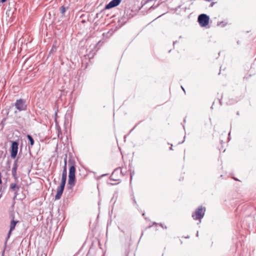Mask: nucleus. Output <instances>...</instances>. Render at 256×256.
<instances>
[{
    "label": "nucleus",
    "mask_w": 256,
    "mask_h": 256,
    "mask_svg": "<svg viewBox=\"0 0 256 256\" xmlns=\"http://www.w3.org/2000/svg\"><path fill=\"white\" fill-rule=\"evenodd\" d=\"M10 188L15 192V197L16 196L17 192L20 189V187L16 184L12 183L10 185Z\"/></svg>",
    "instance_id": "9d476101"
},
{
    "label": "nucleus",
    "mask_w": 256,
    "mask_h": 256,
    "mask_svg": "<svg viewBox=\"0 0 256 256\" xmlns=\"http://www.w3.org/2000/svg\"><path fill=\"white\" fill-rule=\"evenodd\" d=\"M68 164L70 166L68 184L73 186L75 184L76 180V162L72 157L69 158Z\"/></svg>",
    "instance_id": "f257e3e1"
},
{
    "label": "nucleus",
    "mask_w": 256,
    "mask_h": 256,
    "mask_svg": "<svg viewBox=\"0 0 256 256\" xmlns=\"http://www.w3.org/2000/svg\"><path fill=\"white\" fill-rule=\"evenodd\" d=\"M14 106L19 111L24 110L26 108V102L22 99L17 100L15 102Z\"/></svg>",
    "instance_id": "20e7f679"
},
{
    "label": "nucleus",
    "mask_w": 256,
    "mask_h": 256,
    "mask_svg": "<svg viewBox=\"0 0 256 256\" xmlns=\"http://www.w3.org/2000/svg\"><path fill=\"white\" fill-rule=\"evenodd\" d=\"M122 2V0H112L106 6V9H110L118 6Z\"/></svg>",
    "instance_id": "423d86ee"
},
{
    "label": "nucleus",
    "mask_w": 256,
    "mask_h": 256,
    "mask_svg": "<svg viewBox=\"0 0 256 256\" xmlns=\"http://www.w3.org/2000/svg\"><path fill=\"white\" fill-rule=\"evenodd\" d=\"M18 222V220H12L10 224V229L8 232V236L6 238V240L9 238L12 232L14 229L16 224Z\"/></svg>",
    "instance_id": "6e6552de"
},
{
    "label": "nucleus",
    "mask_w": 256,
    "mask_h": 256,
    "mask_svg": "<svg viewBox=\"0 0 256 256\" xmlns=\"http://www.w3.org/2000/svg\"><path fill=\"white\" fill-rule=\"evenodd\" d=\"M27 138L30 142V146H32L34 144V140L32 136L29 134L27 136Z\"/></svg>",
    "instance_id": "4468645a"
},
{
    "label": "nucleus",
    "mask_w": 256,
    "mask_h": 256,
    "mask_svg": "<svg viewBox=\"0 0 256 256\" xmlns=\"http://www.w3.org/2000/svg\"><path fill=\"white\" fill-rule=\"evenodd\" d=\"M170 150H172V146L170 148Z\"/></svg>",
    "instance_id": "aec40b11"
},
{
    "label": "nucleus",
    "mask_w": 256,
    "mask_h": 256,
    "mask_svg": "<svg viewBox=\"0 0 256 256\" xmlns=\"http://www.w3.org/2000/svg\"><path fill=\"white\" fill-rule=\"evenodd\" d=\"M66 178H67V174H62L61 184L60 185V186H64V187L65 186Z\"/></svg>",
    "instance_id": "9b49d317"
},
{
    "label": "nucleus",
    "mask_w": 256,
    "mask_h": 256,
    "mask_svg": "<svg viewBox=\"0 0 256 256\" xmlns=\"http://www.w3.org/2000/svg\"><path fill=\"white\" fill-rule=\"evenodd\" d=\"M18 159H16L14 162L13 164V166L12 170V176L13 178L16 180L18 178L16 170L18 169Z\"/></svg>",
    "instance_id": "0eeeda50"
},
{
    "label": "nucleus",
    "mask_w": 256,
    "mask_h": 256,
    "mask_svg": "<svg viewBox=\"0 0 256 256\" xmlns=\"http://www.w3.org/2000/svg\"><path fill=\"white\" fill-rule=\"evenodd\" d=\"M209 20V16L206 14H201L198 16V22L201 26H206L208 24Z\"/></svg>",
    "instance_id": "7ed1b4c3"
},
{
    "label": "nucleus",
    "mask_w": 256,
    "mask_h": 256,
    "mask_svg": "<svg viewBox=\"0 0 256 256\" xmlns=\"http://www.w3.org/2000/svg\"><path fill=\"white\" fill-rule=\"evenodd\" d=\"M132 174H131V175H130V178H132Z\"/></svg>",
    "instance_id": "412c9836"
},
{
    "label": "nucleus",
    "mask_w": 256,
    "mask_h": 256,
    "mask_svg": "<svg viewBox=\"0 0 256 256\" xmlns=\"http://www.w3.org/2000/svg\"><path fill=\"white\" fill-rule=\"evenodd\" d=\"M67 155H66V156L64 158V166L63 168V170L62 174H67Z\"/></svg>",
    "instance_id": "f8f14e48"
},
{
    "label": "nucleus",
    "mask_w": 256,
    "mask_h": 256,
    "mask_svg": "<svg viewBox=\"0 0 256 256\" xmlns=\"http://www.w3.org/2000/svg\"><path fill=\"white\" fill-rule=\"evenodd\" d=\"M56 48L55 46H53L52 50L50 51V53L52 52L56 51Z\"/></svg>",
    "instance_id": "dca6fc26"
},
{
    "label": "nucleus",
    "mask_w": 256,
    "mask_h": 256,
    "mask_svg": "<svg viewBox=\"0 0 256 256\" xmlns=\"http://www.w3.org/2000/svg\"><path fill=\"white\" fill-rule=\"evenodd\" d=\"M60 12L62 16H64V14L65 12H66V8L64 6H62V7L60 8Z\"/></svg>",
    "instance_id": "2eb2a0df"
},
{
    "label": "nucleus",
    "mask_w": 256,
    "mask_h": 256,
    "mask_svg": "<svg viewBox=\"0 0 256 256\" xmlns=\"http://www.w3.org/2000/svg\"><path fill=\"white\" fill-rule=\"evenodd\" d=\"M181 88L184 91V88L182 86H181Z\"/></svg>",
    "instance_id": "6ab92c4d"
},
{
    "label": "nucleus",
    "mask_w": 256,
    "mask_h": 256,
    "mask_svg": "<svg viewBox=\"0 0 256 256\" xmlns=\"http://www.w3.org/2000/svg\"><path fill=\"white\" fill-rule=\"evenodd\" d=\"M196 236H198V232H197V233H196Z\"/></svg>",
    "instance_id": "a211bd4d"
},
{
    "label": "nucleus",
    "mask_w": 256,
    "mask_h": 256,
    "mask_svg": "<svg viewBox=\"0 0 256 256\" xmlns=\"http://www.w3.org/2000/svg\"><path fill=\"white\" fill-rule=\"evenodd\" d=\"M6 0H1L2 2H4Z\"/></svg>",
    "instance_id": "f3484780"
},
{
    "label": "nucleus",
    "mask_w": 256,
    "mask_h": 256,
    "mask_svg": "<svg viewBox=\"0 0 256 256\" xmlns=\"http://www.w3.org/2000/svg\"><path fill=\"white\" fill-rule=\"evenodd\" d=\"M18 143L17 142H12L11 146V158H15L16 156L18 150Z\"/></svg>",
    "instance_id": "39448f33"
},
{
    "label": "nucleus",
    "mask_w": 256,
    "mask_h": 256,
    "mask_svg": "<svg viewBox=\"0 0 256 256\" xmlns=\"http://www.w3.org/2000/svg\"><path fill=\"white\" fill-rule=\"evenodd\" d=\"M64 187L62 186H60L58 187L57 189V192L56 195L55 196V200H58L60 198L62 195L63 193Z\"/></svg>",
    "instance_id": "1a4fd4ad"
},
{
    "label": "nucleus",
    "mask_w": 256,
    "mask_h": 256,
    "mask_svg": "<svg viewBox=\"0 0 256 256\" xmlns=\"http://www.w3.org/2000/svg\"><path fill=\"white\" fill-rule=\"evenodd\" d=\"M205 211V208H202V206H198L195 212L192 214V218L194 220H199L200 222L201 220L204 216Z\"/></svg>",
    "instance_id": "f03ea898"
},
{
    "label": "nucleus",
    "mask_w": 256,
    "mask_h": 256,
    "mask_svg": "<svg viewBox=\"0 0 256 256\" xmlns=\"http://www.w3.org/2000/svg\"><path fill=\"white\" fill-rule=\"evenodd\" d=\"M119 172H121V170L120 168H118L115 169L114 170V172H112V176H110V178L114 180H118L117 179L114 178V174H116V173H117Z\"/></svg>",
    "instance_id": "ddd939ff"
}]
</instances>
